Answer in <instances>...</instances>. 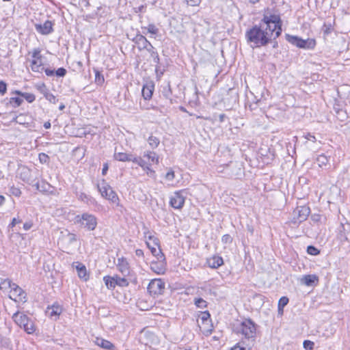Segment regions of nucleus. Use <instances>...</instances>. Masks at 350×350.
<instances>
[{
	"label": "nucleus",
	"instance_id": "11",
	"mask_svg": "<svg viewBox=\"0 0 350 350\" xmlns=\"http://www.w3.org/2000/svg\"><path fill=\"white\" fill-rule=\"evenodd\" d=\"M12 319L16 325L23 328L29 318L26 314L17 311L13 314Z\"/></svg>",
	"mask_w": 350,
	"mask_h": 350
},
{
	"label": "nucleus",
	"instance_id": "5",
	"mask_svg": "<svg viewBox=\"0 0 350 350\" xmlns=\"http://www.w3.org/2000/svg\"><path fill=\"white\" fill-rule=\"evenodd\" d=\"M286 38L288 42L301 49H312L316 45V42L314 39L308 38L304 40L298 36L289 34H286Z\"/></svg>",
	"mask_w": 350,
	"mask_h": 350
},
{
	"label": "nucleus",
	"instance_id": "15",
	"mask_svg": "<svg viewBox=\"0 0 350 350\" xmlns=\"http://www.w3.org/2000/svg\"><path fill=\"white\" fill-rule=\"evenodd\" d=\"M117 267L118 270L124 275H127L129 273V266L126 259L121 258L118 259Z\"/></svg>",
	"mask_w": 350,
	"mask_h": 350
},
{
	"label": "nucleus",
	"instance_id": "26",
	"mask_svg": "<svg viewBox=\"0 0 350 350\" xmlns=\"http://www.w3.org/2000/svg\"><path fill=\"white\" fill-rule=\"evenodd\" d=\"M151 269L158 273H163L165 271L164 261H159V262H152Z\"/></svg>",
	"mask_w": 350,
	"mask_h": 350
},
{
	"label": "nucleus",
	"instance_id": "58",
	"mask_svg": "<svg viewBox=\"0 0 350 350\" xmlns=\"http://www.w3.org/2000/svg\"><path fill=\"white\" fill-rule=\"evenodd\" d=\"M146 5H142L137 8H135V12L136 13H138V12L144 13L146 11Z\"/></svg>",
	"mask_w": 350,
	"mask_h": 350
},
{
	"label": "nucleus",
	"instance_id": "2",
	"mask_svg": "<svg viewBox=\"0 0 350 350\" xmlns=\"http://www.w3.org/2000/svg\"><path fill=\"white\" fill-rule=\"evenodd\" d=\"M234 331L237 334H242L252 344L256 336V327L251 319H245L234 325Z\"/></svg>",
	"mask_w": 350,
	"mask_h": 350
},
{
	"label": "nucleus",
	"instance_id": "9",
	"mask_svg": "<svg viewBox=\"0 0 350 350\" xmlns=\"http://www.w3.org/2000/svg\"><path fill=\"white\" fill-rule=\"evenodd\" d=\"M185 193L183 190H180L174 192L171 196L170 204L174 208L180 209L183 206L185 201Z\"/></svg>",
	"mask_w": 350,
	"mask_h": 350
},
{
	"label": "nucleus",
	"instance_id": "38",
	"mask_svg": "<svg viewBox=\"0 0 350 350\" xmlns=\"http://www.w3.org/2000/svg\"><path fill=\"white\" fill-rule=\"evenodd\" d=\"M107 199L110 200L113 203H117L119 200V198L116 193L113 189L110 190V192H109V195L107 197Z\"/></svg>",
	"mask_w": 350,
	"mask_h": 350
},
{
	"label": "nucleus",
	"instance_id": "54",
	"mask_svg": "<svg viewBox=\"0 0 350 350\" xmlns=\"http://www.w3.org/2000/svg\"><path fill=\"white\" fill-rule=\"evenodd\" d=\"M232 241V239L230 234H224L221 238V241L224 243H230Z\"/></svg>",
	"mask_w": 350,
	"mask_h": 350
},
{
	"label": "nucleus",
	"instance_id": "44",
	"mask_svg": "<svg viewBox=\"0 0 350 350\" xmlns=\"http://www.w3.org/2000/svg\"><path fill=\"white\" fill-rule=\"evenodd\" d=\"M145 28L147 29L148 33L152 34H157L159 32V29L154 24H150Z\"/></svg>",
	"mask_w": 350,
	"mask_h": 350
},
{
	"label": "nucleus",
	"instance_id": "60",
	"mask_svg": "<svg viewBox=\"0 0 350 350\" xmlns=\"http://www.w3.org/2000/svg\"><path fill=\"white\" fill-rule=\"evenodd\" d=\"M45 72V74L49 76V77H52L53 75H55V70H51L50 68H44V70H43Z\"/></svg>",
	"mask_w": 350,
	"mask_h": 350
},
{
	"label": "nucleus",
	"instance_id": "50",
	"mask_svg": "<svg viewBox=\"0 0 350 350\" xmlns=\"http://www.w3.org/2000/svg\"><path fill=\"white\" fill-rule=\"evenodd\" d=\"M150 166V165H148L143 170L146 172V174L148 176H149L150 177H154L155 176V171L153 170Z\"/></svg>",
	"mask_w": 350,
	"mask_h": 350
},
{
	"label": "nucleus",
	"instance_id": "40",
	"mask_svg": "<svg viewBox=\"0 0 350 350\" xmlns=\"http://www.w3.org/2000/svg\"><path fill=\"white\" fill-rule=\"evenodd\" d=\"M36 189L42 192L47 191L49 188L51 187V185L46 183H42V184L36 183Z\"/></svg>",
	"mask_w": 350,
	"mask_h": 350
},
{
	"label": "nucleus",
	"instance_id": "61",
	"mask_svg": "<svg viewBox=\"0 0 350 350\" xmlns=\"http://www.w3.org/2000/svg\"><path fill=\"white\" fill-rule=\"evenodd\" d=\"M188 5L191 6L197 5L200 3V0H185Z\"/></svg>",
	"mask_w": 350,
	"mask_h": 350
},
{
	"label": "nucleus",
	"instance_id": "59",
	"mask_svg": "<svg viewBox=\"0 0 350 350\" xmlns=\"http://www.w3.org/2000/svg\"><path fill=\"white\" fill-rule=\"evenodd\" d=\"M32 226L33 222L31 221H27L23 224V228L25 230H29Z\"/></svg>",
	"mask_w": 350,
	"mask_h": 350
},
{
	"label": "nucleus",
	"instance_id": "33",
	"mask_svg": "<svg viewBox=\"0 0 350 350\" xmlns=\"http://www.w3.org/2000/svg\"><path fill=\"white\" fill-rule=\"evenodd\" d=\"M252 344L248 343L245 345V342L242 341L241 342L237 343L233 347H232L230 350H250Z\"/></svg>",
	"mask_w": 350,
	"mask_h": 350
},
{
	"label": "nucleus",
	"instance_id": "7",
	"mask_svg": "<svg viewBox=\"0 0 350 350\" xmlns=\"http://www.w3.org/2000/svg\"><path fill=\"white\" fill-rule=\"evenodd\" d=\"M10 299L15 302L25 303L27 301V293L18 285L14 284L10 291Z\"/></svg>",
	"mask_w": 350,
	"mask_h": 350
},
{
	"label": "nucleus",
	"instance_id": "64",
	"mask_svg": "<svg viewBox=\"0 0 350 350\" xmlns=\"http://www.w3.org/2000/svg\"><path fill=\"white\" fill-rule=\"evenodd\" d=\"M108 168H109L108 164L107 163H105L103 165V170H102V174L103 175H105L106 174V173H107V172L108 170Z\"/></svg>",
	"mask_w": 350,
	"mask_h": 350
},
{
	"label": "nucleus",
	"instance_id": "39",
	"mask_svg": "<svg viewBox=\"0 0 350 350\" xmlns=\"http://www.w3.org/2000/svg\"><path fill=\"white\" fill-rule=\"evenodd\" d=\"M288 303V298L287 297H282L278 301V309L282 310L283 311V308L286 306Z\"/></svg>",
	"mask_w": 350,
	"mask_h": 350
},
{
	"label": "nucleus",
	"instance_id": "63",
	"mask_svg": "<svg viewBox=\"0 0 350 350\" xmlns=\"http://www.w3.org/2000/svg\"><path fill=\"white\" fill-rule=\"evenodd\" d=\"M135 255L139 258L144 257V251L141 249H137L135 250Z\"/></svg>",
	"mask_w": 350,
	"mask_h": 350
},
{
	"label": "nucleus",
	"instance_id": "62",
	"mask_svg": "<svg viewBox=\"0 0 350 350\" xmlns=\"http://www.w3.org/2000/svg\"><path fill=\"white\" fill-rule=\"evenodd\" d=\"M21 219H16V218H13V219H12V222L10 223V226H10V228H13V227H14V226H15V225H16V224H19V223H21Z\"/></svg>",
	"mask_w": 350,
	"mask_h": 350
},
{
	"label": "nucleus",
	"instance_id": "12",
	"mask_svg": "<svg viewBox=\"0 0 350 350\" xmlns=\"http://www.w3.org/2000/svg\"><path fill=\"white\" fill-rule=\"evenodd\" d=\"M36 30L43 35H48L53 32V23L50 21H46L43 24L36 25Z\"/></svg>",
	"mask_w": 350,
	"mask_h": 350
},
{
	"label": "nucleus",
	"instance_id": "27",
	"mask_svg": "<svg viewBox=\"0 0 350 350\" xmlns=\"http://www.w3.org/2000/svg\"><path fill=\"white\" fill-rule=\"evenodd\" d=\"M147 142L152 149H154L159 146L160 144V139L157 137L151 134L147 139Z\"/></svg>",
	"mask_w": 350,
	"mask_h": 350
},
{
	"label": "nucleus",
	"instance_id": "20",
	"mask_svg": "<svg viewBox=\"0 0 350 350\" xmlns=\"http://www.w3.org/2000/svg\"><path fill=\"white\" fill-rule=\"evenodd\" d=\"M319 281L316 275H306L301 278V282L306 286H313Z\"/></svg>",
	"mask_w": 350,
	"mask_h": 350
},
{
	"label": "nucleus",
	"instance_id": "32",
	"mask_svg": "<svg viewBox=\"0 0 350 350\" xmlns=\"http://www.w3.org/2000/svg\"><path fill=\"white\" fill-rule=\"evenodd\" d=\"M147 51L150 53V56L153 59V62L155 64H159L160 62L159 56L158 53L154 50V46L151 45V46H149Z\"/></svg>",
	"mask_w": 350,
	"mask_h": 350
},
{
	"label": "nucleus",
	"instance_id": "34",
	"mask_svg": "<svg viewBox=\"0 0 350 350\" xmlns=\"http://www.w3.org/2000/svg\"><path fill=\"white\" fill-rule=\"evenodd\" d=\"M210 314L208 311H204L202 312L200 319L202 321V323L203 325H208L211 321L210 319Z\"/></svg>",
	"mask_w": 350,
	"mask_h": 350
},
{
	"label": "nucleus",
	"instance_id": "31",
	"mask_svg": "<svg viewBox=\"0 0 350 350\" xmlns=\"http://www.w3.org/2000/svg\"><path fill=\"white\" fill-rule=\"evenodd\" d=\"M103 281L109 289H112L116 287L115 283V276L111 277L109 275L105 276L103 278Z\"/></svg>",
	"mask_w": 350,
	"mask_h": 350
},
{
	"label": "nucleus",
	"instance_id": "18",
	"mask_svg": "<svg viewBox=\"0 0 350 350\" xmlns=\"http://www.w3.org/2000/svg\"><path fill=\"white\" fill-rule=\"evenodd\" d=\"M154 91V85L146 84L143 86L142 90V96L145 100H150L152 98Z\"/></svg>",
	"mask_w": 350,
	"mask_h": 350
},
{
	"label": "nucleus",
	"instance_id": "52",
	"mask_svg": "<svg viewBox=\"0 0 350 350\" xmlns=\"http://www.w3.org/2000/svg\"><path fill=\"white\" fill-rule=\"evenodd\" d=\"M45 98L49 100L50 103L55 104L57 101V99L56 97L51 94V92L49 94H46Z\"/></svg>",
	"mask_w": 350,
	"mask_h": 350
},
{
	"label": "nucleus",
	"instance_id": "36",
	"mask_svg": "<svg viewBox=\"0 0 350 350\" xmlns=\"http://www.w3.org/2000/svg\"><path fill=\"white\" fill-rule=\"evenodd\" d=\"M328 161V158L324 154H321L317 158V162L319 167L326 165Z\"/></svg>",
	"mask_w": 350,
	"mask_h": 350
},
{
	"label": "nucleus",
	"instance_id": "1",
	"mask_svg": "<svg viewBox=\"0 0 350 350\" xmlns=\"http://www.w3.org/2000/svg\"><path fill=\"white\" fill-rule=\"evenodd\" d=\"M282 32L281 20L278 15L265 16L258 25L245 32V38L252 48L266 46Z\"/></svg>",
	"mask_w": 350,
	"mask_h": 350
},
{
	"label": "nucleus",
	"instance_id": "37",
	"mask_svg": "<svg viewBox=\"0 0 350 350\" xmlns=\"http://www.w3.org/2000/svg\"><path fill=\"white\" fill-rule=\"evenodd\" d=\"M29 170L28 168L23 167L21 169L20 174L21 178L24 181H29Z\"/></svg>",
	"mask_w": 350,
	"mask_h": 350
},
{
	"label": "nucleus",
	"instance_id": "14",
	"mask_svg": "<svg viewBox=\"0 0 350 350\" xmlns=\"http://www.w3.org/2000/svg\"><path fill=\"white\" fill-rule=\"evenodd\" d=\"M75 264H76L75 268L77 271L78 276L80 278L84 280L85 281L88 280L89 276L87 273V269H86L85 266L79 262H74L73 265H75Z\"/></svg>",
	"mask_w": 350,
	"mask_h": 350
},
{
	"label": "nucleus",
	"instance_id": "55",
	"mask_svg": "<svg viewBox=\"0 0 350 350\" xmlns=\"http://www.w3.org/2000/svg\"><path fill=\"white\" fill-rule=\"evenodd\" d=\"M174 172L172 171V170H170L166 174H165V179L169 180V181H172L174 180Z\"/></svg>",
	"mask_w": 350,
	"mask_h": 350
},
{
	"label": "nucleus",
	"instance_id": "8",
	"mask_svg": "<svg viewBox=\"0 0 350 350\" xmlns=\"http://www.w3.org/2000/svg\"><path fill=\"white\" fill-rule=\"evenodd\" d=\"M165 289V282L161 279L152 280L148 286V291L152 295H161Z\"/></svg>",
	"mask_w": 350,
	"mask_h": 350
},
{
	"label": "nucleus",
	"instance_id": "51",
	"mask_svg": "<svg viewBox=\"0 0 350 350\" xmlns=\"http://www.w3.org/2000/svg\"><path fill=\"white\" fill-rule=\"evenodd\" d=\"M304 347L306 350H312L314 348V342L310 340H304Z\"/></svg>",
	"mask_w": 350,
	"mask_h": 350
},
{
	"label": "nucleus",
	"instance_id": "16",
	"mask_svg": "<svg viewBox=\"0 0 350 350\" xmlns=\"http://www.w3.org/2000/svg\"><path fill=\"white\" fill-rule=\"evenodd\" d=\"M143 157L147 158L148 161L152 164H159V157L158 154L153 151L146 150L143 153Z\"/></svg>",
	"mask_w": 350,
	"mask_h": 350
},
{
	"label": "nucleus",
	"instance_id": "48",
	"mask_svg": "<svg viewBox=\"0 0 350 350\" xmlns=\"http://www.w3.org/2000/svg\"><path fill=\"white\" fill-rule=\"evenodd\" d=\"M40 53L41 50L39 48L34 49L32 51L31 57L33 59H40L42 58Z\"/></svg>",
	"mask_w": 350,
	"mask_h": 350
},
{
	"label": "nucleus",
	"instance_id": "56",
	"mask_svg": "<svg viewBox=\"0 0 350 350\" xmlns=\"http://www.w3.org/2000/svg\"><path fill=\"white\" fill-rule=\"evenodd\" d=\"M7 90L6 83L2 81H0V93L4 94Z\"/></svg>",
	"mask_w": 350,
	"mask_h": 350
},
{
	"label": "nucleus",
	"instance_id": "35",
	"mask_svg": "<svg viewBox=\"0 0 350 350\" xmlns=\"http://www.w3.org/2000/svg\"><path fill=\"white\" fill-rule=\"evenodd\" d=\"M115 283L116 286L122 287L127 286L129 285V282L126 278H120L118 275H115Z\"/></svg>",
	"mask_w": 350,
	"mask_h": 350
},
{
	"label": "nucleus",
	"instance_id": "42",
	"mask_svg": "<svg viewBox=\"0 0 350 350\" xmlns=\"http://www.w3.org/2000/svg\"><path fill=\"white\" fill-rule=\"evenodd\" d=\"M104 77L103 75H101L98 70H96L95 72V82L98 84L101 85L104 82Z\"/></svg>",
	"mask_w": 350,
	"mask_h": 350
},
{
	"label": "nucleus",
	"instance_id": "10",
	"mask_svg": "<svg viewBox=\"0 0 350 350\" xmlns=\"http://www.w3.org/2000/svg\"><path fill=\"white\" fill-rule=\"evenodd\" d=\"M133 41L137 45V48L139 51L143 49L147 50L149 46H151L152 45L146 37L141 34L136 35V36L133 39Z\"/></svg>",
	"mask_w": 350,
	"mask_h": 350
},
{
	"label": "nucleus",
	"instance_id": "4",
	"mask_svg": "<svg viewBox=\"0 0 350 350\" xmlns=\"http://www.w3.org/2000/svg\"><path fill=\"white\" fill-rule=\"evenodd\" d=\"M75 221L90 231L95 230L98 224L96 216L88 213L77 215Z\"/></svg>",
	"mask_w": 350,
	"mask_h": 350
},
{
	"label": "nucleus",
	"instance_id": "13",
	"mask_svg": "<svg viewBox=\"0 0 350 350\" xmlns=\"http://www.w3.org/2000/svg\"><path fill=\"white\" fill-rule=\"evenodd\" d=\"M206 264L210 268L217 269L224 264V260L218 255H213L206 259Z\"/></svg>",
	"mask_w": 350,
	"mask_h": 350
},
{
	"label": "nucleus",
	"instance_id": "21",
	"mask_svg": "<svg viewBox=\"0 0 350 350\" xmlns=\"http://www.w3.org/2000/svg\"><path fill=\"white\" fill-rule=\"evenodd\" d=\"M97 187L101 196L105 198L108 196L110 190L112 189L111 187L105 182V180H103L101 183L98 184Z\"/></svg>",
	"mask_w": 350,
	"mask_h": 350
},
{
	"label": "nucleus",
	"instance_id": "23",
	"mask_svg": "<svg viewBox=\"0 0 350 350\" xmlns=\"http://www.w3.org/2000/svg\"><path fill=\"white\" fill-rule=\"evenodd\" d=\"M77 196L79 200H81V202H83L88 205H92V204H95V200L92 197L87 195L85 193H83V192H80L79 193H77Z\"/></svg>",
	"mask_w": 350,
	"mask_h": 350
},
{
	"label": "nucleus",
	"instance_id": "41",
	"mask_svg": "<svg viewBox=\"0 0 350 350\" xmlns=\"http://www.w3.org/2000/svg\"><path fill=\"white\" fill-rule=\"evenodd\" d=\"M195 304L198 308H204L206 307V301L202 298H198L195 299Z\"/></svg>",
	"mask_w": 350,
	"mask_h": 350
},
{
	"label": "nucleus",
	"instance_id": "53",
	"mask_svg": "<svg viewBox=\"0 0 350 350\" xmlns=\"http://www.w3.org/2000/svg\"><path fill=\"white\" fill-rule=\"evenodd\" d=\"M10 192L12 195L17 197L20 196L21 194V191L18 188L15 187H12L10 188Z\"/></svg>",
	"mask_w": 350,
	"mask_h": 350
},
{
	"label": "nucleus",
	"instance_id": "46",
	"mask_svg": "<svg viewBox=\"0 0 350 350\" xmlns=\"http://www.w3.org/2000/svg\"><path fill=\"white\" fill-rule=\"evenodd\" d=\"M67 71L64 68H59L57 70H55V75L58 77H64Z\"/></svg>",
	"mask_w": 350,
	"mask_h": 350
},
{
	"label": "nucleus",
	"instance_id": "3",
	"mask_svg": "<svg viewBox=\"0 0 350 350\" xmlns=\"http://www.w3.org/2000/svg\"><path fill=\"white\" fill-rule=\"evenodd\" d=\"M144 237L148 239L146 242L147 247L150 249L152 255L157 257L159 261H165V256L160 248L159 239L152 235L149 232H144Z\"/></svg>",
	"mask_w": 350,
	"mask_h": 350
},
{
	"label": "nucleus",
	"instance_id": "22",
	"mask_svg": "<svg viewBox=\"0 0 350 350\" xmlns=\"http://www.w3.org/2000/svg\"><path fill=\"white\" fill-rule=\"evenodd\" d=\"M114 159L119 161H132L133 155L126 152H115Z\"/></svg>",
	"mask_w": 350,
	"mask_h": 350
},
{
	"label": "nucleus",
	"instance_id": "6",
	"mask_svg": "<svg viewBox=\"0 0 350 350\" xmlns=\"http://www.w3.org/2000/svg\"><path fill=\"white\" fill-rule=\"evenodd\" d=\"M310 213L309 207L306 206H297L293 211L291 222L295 225L306 221Z\"/></svg>",
	"mask_w": 350,
	"mask_h": 350
},
{
	"label": "nucleus",
	"instance_id": "24",
	"mask_svg": "<svg viewBox=\"0 0 350 350\" xmlns=\"http://www.w3.org/2000/svg\"><path fill=\"white\" fill-rule=\"evenodd\" d=\"M14 284L10 280L5 279L0 282V290L3 293H8L10 294V291L12 288V285H14Z\"/></svg>",
	"mask_w": 350,
	"mask_h": 350
},
{
	"label": "nucleus",
	"instance_id": "47",
	"mask_svg": "<svg viewBox=\"0 0 350 350\" xmlns=\"http://www.w3.org/2000/svg\"><path fill=\"white\" fill-rule=\"evenodd\" d=\"M38 158L41 163H46L49 162V156L43 152L39 154Z\"/></svg>",
	"mask_w": 350,
	"mask_h": 350
},
{
	"label": "nucleus",
	"instance_id": "19",
	"mask_svg": "<svg viewBox=\"0 0 350 350\" xmlns=\"http://www.w3.org/2000/svg\"><path fill=\"white\" fill-rule=\"evenodd\" d=\"M30 66L32 71L42 72L44 70L42 58L33 59L31 62Z\"/></svg>",
	"mask_w": 350,
	"mask_h": 350
},
{
	"label": "nucleus",
	"instance_id": "49",
	"mask_svg": "<svg viewBox=\"0 0 350 350\" xmlns=\"http://www.w3.org/2000/svg\"><path fill=\"white\" fill-rule=\"evenodd\" d=\"M38 90L39 92L46 97V94H49V90L46 88V85L43 83L38 87Z\"/></svg>",
	"mask_w": 350,
	"mask_h": 350
},
{
	"label": "nucleus",
	"instance_id": "25",
	"mask_svg": "<svg viewBox=\"0 0 350 350\" xmlns=\"http://www.w3.org/2000/svg\"><path fill=\"white\" fill-rule=\"evenodd\" d=\"M96 343L98 346L108 350L113 349L114 345L109 340L103 338H96Z\"/></svg>",
	"mask_w": 350,
	"mask_h": 350
},
{
	"label": "nucleus",
	"instance_id": "57",
	"mask_svg": "<svg viewBox=\"0 0 350 350\" xmlns=\"http://www.w3.org/2000/svg\"><path fill=\"white\" fill-rule=\"evenodd\" d=\"M67 237L70 243H72L77 241V236L75 234L68 233Z\"/></svg>",
	"mask_w": 350,
	"mask_h": 350
},
{
	"label": "nucleus",
	"instance_id": "30",
	"mask_svg": "<svg viewBox=\"0 0 350 350\" xmlns=\"http://www.w3.org/2000/svg\"><path fill=\"white\" fill-rule=\"evenodd\" d=\"M23 329L28 334H33L36 331V326L33 321L31 319H29L27 323L23 327Z\"/></svg>",
	"mask_w": 350,
	"mask_h": 350
},
{
	"label": "nucleus",
	"instance_id": "45",
	"mask_svg": "<svg viewBox=\"0 0 350 350\" xmlns=\"http://www.w3.org/2000/svg\"><path fill=\"white\" fill-rule=\"evenodd\" d=\"M23 103V99L19 97H12L10 98V103L14 107H18Z\"/></svg>",
	"mask_w": 350,
	"mask_h": 350
},
{
	"label": "nucleus",
	"instance_id": "28",
	"mask_svg": "<svg viewBox=\"0 0 350 350\" xmlns=\"http://www.w3.org/2000/svg\"><path fill=\"white\" fill-rule=\"evenodd\" d=\"M144 159L145 158H144L143 157H136L133 156L132 162L137 163L142 169H144L148 165H151V163L147 162Z\"/></svg>",
	"mask_w": 350,
	"mask_h": 350
},
{
	"label": "nucleus",
	"instance_id": "17",
	"mask_svg": "<svg viewBox=\"0 0 350 350\" xmlns=\"http://www.w3.org/2000/svg\"><path fill=\"white\" fill-rule=\"evenodd\" d=\"M62 312V308L57 304H54L52 306L47 307L46 312L51 317L59 316Z\"/></svg>",
	"mask_w": 350,
	"mask_h": 350
},
{
	"label": "nucleus",
	"instance_id": "29",
	"mask_svg": "<svg viewBox=\"0 0 350 350\" xmlns=\"http://www.w3.org/2000/svg\"><path fill=\"white\" fill-rule=\"evenodd\" d=\"M15 94H16L17 95H19L21 96H22L23 98H25L28 103H33L35 99H36V96L34 94H31V93H28V92H21L20 91H16L15 92Z\"/></svg>",
	"mask_w": 350,
	"mask_h": 350
},
{
	"label": "nucleus",
	"instance_id": "43",
	"mask_svg": "<svg viewBox=\"0 0 350 350\" xmlns=\"http://www.w3.org/2000/svg\"><path fill=\"white\" fill-rule=\"evenodd\" d=\"M307 252L313 256H316L320 253V251L313 245H309L307 247Z\"/></svg>",
	"mask_w": 350,
	"mask_h": 350
}]
</instances>
